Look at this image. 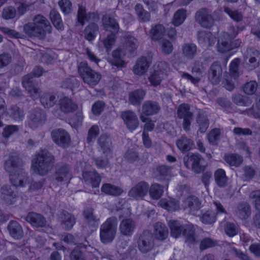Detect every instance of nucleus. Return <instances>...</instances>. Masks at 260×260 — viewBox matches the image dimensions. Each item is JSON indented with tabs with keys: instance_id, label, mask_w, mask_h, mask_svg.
I'll return each instance as SVG.
<instances>
[{
	"instance_id": "obj_51",
	"label": "nucleus",
	"mask_w": 260,
	"mask_h": 260,
	"mask_svg": "<svg viewBox=\"0 0 260 260\" xmlns=\"http://www.w3.org/2000/svg\"><path fill=\"white\" fill-rule=\"evenodd\" d=\"M249 198L253 200L256 209L260 211V190H256L250 192Z\"/></svg>"
},
{
	"instance_id": "obj_47",
	"label": "nucleus",
	"mask_w": 260,
	"mask_h": 260,
	"mask_svg": "<svg viewBox=\"0 0 260 260\" xmlns=\"http://www.w3.org/2000/svg\"><path fill=\"white\" fill-rule=\"evenodd\" d=\"M220 135V129L219 128H214L212 129L207 136L208 141L211 144H214L219 140Z\"/></svg>"
},
{
	"instance_id": "obj_59",
	"label": "nucleus",
	"mask_w": 260,
	"mask_h": 260,
	"mask_svg": "<svg viewBox=\"0 0 260 260\" xmlns=\"http://www.w3.org/2000/svg\"><path fill=\"white\" fill-rule=\"evenodd\" d=\"M16 15V11L12 7L4 9L3 16L4 18L8 19L14 18Z\"/></svg>"
},
{
	"instance_id": "obj_29",
	"label": "nucleus",
	"mask_w": 260,
	"mask_h": 260,
	"mask_svg": "<svg viewBox=\"0 0 260 260\" xmlns=\"http://www.w3.org/2000/svg\"><path fill=\"white\" fill-rule=\"evenodd\" d=\"M83 177L86 181H89V178L91 180L92 185L94 187L99 186L100 181L101 177L95 172H86L84 171L82 174Z\"/></svg>"
},
{
	"instance_id": "obj_19",
	"label": "nucleus",
	"mask_w": 260,
	"mask_h": 260,
	"mask_svg": "<svg viewBox=\"0 0 260 260\" xmlns=\"http://www.w3.org/2000/svg\"><path fill=\"white\" fill-rule=\"evenodd\" d=\"M8 230L11 236L14 239H19L23 235L22 228L16 221H11L8 225Z\"/></svg>"
},
{
	"instance_id": "obj_46",
	"label": "nucleus",
	"mask_w": 260,
	"mask_h": 260,
	"mask_svg": "<svg viewBox=\"0 0 260 260\" xmlns=\"http://www.w3.org/2000/svg\"><path fill=\"white\" fill-rule=\"evenodd\" d=\"M112 57L113 58L110 61L112 64L118 67H121L124 65V61L121 58V54L118 50L113 52Z\"/></svg>"
},
{
	"instance_id": "obj_17",
	"label": "nucleus",
	"mask_w": 260,
	"mask_h": 260,
	"mask_svg": "<svg viewBox=\"0 0 260 260\" xmlns=\"http://www.w3.org/2000/svg\"><path fill=\"white\" fill-rule=\"evenodd\" d=\"M176 145L180 151L185 152L192 148L193 142L186 137H182L177 141Z\"/></svg>"
},
{
	"instance_id": "obj_10",
	"label": "nucleus",
	"mask_w": 260,
	"mask_h": 260,
	"mask_svg": "<svg viewBox=\"0 0 260 260\" xmlns=\"http://www.w3.org/2000/svg\"><path fill=\"white\" fill-rule=\"evenodd\" d=\"M222 74V70L221 65L218 62H214L211 66L209 79L213 84H217L221 79Z\"/></svg>"
},
{
	"instance_id": "obj_63",
	"label": "nucleus",
	"mask_w": 260,
	"mask_h": 260,
	"mask_svg": "<svg viewBox=\"0 0 260 260\" xmlns=\"http://www.w3.org/2000/svg\"><path fill=\"white\" fill-rule=\"evenodd\" d=\"M238 33V28L235 27L233 26H231L228 31L224 34V38L227 37L230 39H232L235 38L237 36Z\"/></svg>"
},
{
	"instance_id": "obj_34",
	"label": "nucleus",
	"mask_w": 260,
	"mask_h": 260,
	"mask_svg": "<svg viewBox=\"0 0 260 260\" xmlns=\"http://www.w3.org/2000/svg\"><path fill=\"white\" fill-rule=\"evenodd\" d=\"M120 229L123 234H130L134 229L133 221L131 219L123 220L120 224Z\"/></svg>"
},
{
	"instance_id": "obj_21",
	"label": "nucleus",
	"mask_w": 260,
	"mask_h": 260,
	"mask_svg": "<svg viewBox=\"0 0 260 260\" xmlns=\"http://www.w3.org/2000/svg\"><path fill=\"white\" fill-rule=\"evenodd\" d=\"M148 67V61L145 58L143 57L138 60L136 65L134 66L133 69L134 73L137 75H142L147 71Z\"/></svg>"
},
{
	"instance_id": "obj_11",
	"label": "nucleus",
	"mask_w": 260,
	"mask_h": 260,
	"mask_svg": "<svg viewBox=\"0 0 260 260\" xmlns=\"http://www.w3.org/2000/svg\"><path fill=\"white\" fill-rule=\"evenodd\" d=\"M54 142L58 145L65 147L70 142V138L66 132L61 129L54 131L51 134Z\"/></svg>"
},
{
	"instance_id": "obj_62",
	"label": "nucleus",
	"mask_w": 260,
	"mask_h": 260,
	"mask_svg": "<svg viewBox=\"0 0 260 260\" xmlns=\"http://www.w3.org/2000/svg\"><path fill=\"white\" fill-rule=\"evenodd\" d=\"M75 223V219L74 216L70 214L65 215V221L64 224L67 229L71 228Z\"/></svg>"
},
{
	"instance_id": "obj_8",
	"label": "nucleus",
	"mask_w": 260,
	"mask_h": 260,
	"mask_svg": "<svg viewBox=\"0 0 260 260\" xmlns=\"http://www.w3.org/2000/svg\"><path fill=\"white\" fill-rule=\"evenodd\" d=\"M177 115L180 118L183 119V126L184 129L185 131L189 130L192 116V113L190 111L189 106L185 104L179 106L178 108Z\"/></svg>"
},
{
	"instance_id": "obj_18",
	"label": "nucleus",
	"mask_w": 260,
	"mask_h": 260,
	"mask_svg": "<svg viewBox=\"0 0 260 260\" xmlns=\"http://www.w3.org/2000/svg\"><path fill=\"white\" fill-rule=\"evenodd\" d=\"M26 220L34 226H42L45 224L43 217L35 213H29L26 217Z\"/></svg>"
},
{
	"instance_id": "obj_24",
	"label": "nucleus",
	"mask_w": 260,
	"mask_h": 260,
	"mask_svg": "<svg viewBox=\"0 0 260 260\" xmlns=\"http://www.w3.org/2000/svg\"><path fill=\"white\" fill-rule=\"evenodd\" d=\"M233 102L238 106L247 107L251 105L252 101L247 96L240 94H235L232 96Z\"/></svg>"
},
{
	"instance_id": "obj_22",
	"label": "nucleus",
	"mask_w": 260,
	"mask_h": 260,
	"mask_svg": "<svg viewBox=\"0 0 260 260\" xmlns=\"http://www.w3.org/2000/svg\"><path fill=\"white\" fill-rule=\"evenodd\" d=\"M236 214L240 219L247 218L250 214V206L246 203L239 204L236 211Z\"/></svg>"
},
{
	"instance_id": "obj_44",
	"label": "nucleus",
	"mask_w": 260,
	"mask_h": 260,
	"mask_svg": "<svg viewBox=\"0 0 260 260\" xmlns=\"http://www.w3.org/2000/svg\"><path fill=\"white\" fill-rule=\"evenodd\" d=\"M71 177V174L67 167H63L58 171L56 174V179L58 181L68 180Z\"/></svg>"
},
{
	"instance_id": "obj_20",
	"label": "nucleus",
	"mask_w": 260,
	"mask_h": 260,
	"mask_svg": "<svg viewBox=\"0 0 260 260\" xmlns=\"http://www.w3.org/2000/svg\"><path fill=\"white\" fill-rule=\"evenodd\" d=\"M214 176L215 181L218 186L224 187L226 186L228 178L224 170L218 169L215 172Z\"/></svg>"
},
{
	"instance_id": "obj_28",
	"label": "nucleus",
	"mask_w": 260,
	"mask_h": 260,
	"mask_svg": "<svg viewBox=\"0 0 260 260\" xmlns=\"http://www.w3.org/2000/svg\"><path fill=\"white\" fill-rule=\"evenodd\" d=\"M154 235L157 239H165L168 235L167 228L164 224L157 223L154 227Z\"/></svg>"
},
{
	"instance_id": "obj_41",
	"label": "nucleus",
	"mask_w": 260,
	"mask_h": 260,
	"mask_svg": "<svg viewBox=\"0 0 260 260\" xmlns=\"http://www.w3.org/2000/svg\"><path fill=\"white\" fill-rule=\"evenodd\" d=\"M238 231V226L233 223L226 222L224 225L225 233L230 237H233L237 235Z\"/></svg>"
},
{
	"instance_id": "obj_50",
	"label": "nucleus",
	"mask_w": 260,
	"mask_h": 260,
	"mask_svg": "<svg viewBox=\"0 0 260 260\" xmlns=\"http://www.w3.org/2000/svg\"><path fill=\"white\" fill-rule=\"evenodd\" d=\"M162 189L158 184H153L150 189V195L154 199H158L161 195Z\"/></svg>"
},
{
	"instance_id": "obj_36",
	"label": "nucleus",
	"mask_w": 260,
	"mask_h": 260,
	"mask_svg": "<svg viewBox=\"0 0 260 260\" xmlns=\"http://www.w3.org/2000/svg\"><path fill=\"white\" fill-rule=\"evenodd\" d=\"M214 39L212 34L207 31H201L198 34L199 43L202 44L208 43L210 45L213 41Z\"/></svg>"
},
{
	"instance_id": "obj_57",
	"label": "nucleus",
	"mask_w": 260,
	"mask_h": 260,
	"mask_svg": "<svg viewBox=\"0 0 260 260\" xmlns=\"http://www.w3.org/2000/svg\"><path fill=\"white\" fill-rule=\"evenodd\" d=\"M136 11L139 15V16L144 21H146L149 20L150 18L149 14L144 11L143 9V8L140 5H137L135 7Z\"/></svg>"
},
{
	"instance_id": "obj_61",
	"label": "nucleus",
	"mask_w": 260,
	"mask_h": 260,
	"mask_svg": "<svg viewBox=\"0 0 260 260\" xmlns=\"http://www.w3.org/2000/svg\"><path fill=\"white\" fill-rule=\"evenodd\" d=\"M104 105L102 102L95 103L92 107V111L95 115H99L104 109Z\"/></svg>"
},
{
	"instance_id": "obj_55",
	"label": "nucleus",
	"mask_w": 260,
	"mask_h": 260,
	"mask_svg": "<svg viewBox=\"0 0 260 260\" xmlns=\"http://www.w3.org/2000/svg\"><path fill=\"white\" fill-rule=\"evenodd\" d=\"M108 20L109 23L105 24V28H106L107 31H113V32H116L118 29V25L117 23L114 20H111L110 19H108V18L106 17L104 19L103 21L105 22H107Z\"/></svg>"
},
{
	"instance_id": "obj_5",
	"label": "nucleus",
	"mask_w": 260,
	"mask_h": 260,
	"mask_svg": "<svg viewBox=\"0 0 260 260\" xmlns=\"http://www.w3.org/2000/svg\"><path fill=\"white\" fill-rule=\"evenodd\" d=\"M78 72L84 82L91 86L98 84L101 79V76L90 69L85 62L79 64Z\"/></svg>"
},
{
	"instance_id": "obj_39",
	"label": "nucleus",
	"mask_w": 260,
	"mask_h": 260,
	"mask_svg": "<svg viewBox=\"0 0 260 260\" xmlns=\"http://www.w3.org/2000/svg\"><path fill=\"white\" fill-rule=\"evenodd\" d=\"M144 95L145 92L143 90H136L130 94L129 101L134 105L139 104Z\"/></svg>"
},
{
	"instance_id": "obj_15",
	"label": "nucleus",
	"mask_w": 260,
	"mask_h": 260,
	"mask_svg": "<svg viewBox=\"0 0 260 260\" xmlns=\"http://www.w3.org/2000/svg\"><path fill=\"white\" fill-rule=\"evenodd\" d=\"M12 183L16 186L23 187L27 183L26 174L24 172L15 173L10 175Z\"/></svg>"
},
{
	"instance_id": "obj_43",
	"label": "nucleus",
	"mask_w": 260,
	"mask_h": 260,
	"mask_svg": "<svg viewBox=\"0 0 260 260\" xmlns=\"http://www.w3.org/2000/svg\"><path fill=\"white\" fill-rule=\"evenodd\" d=\"M138 246L142 252H146L151 249L152 244L148 239L142 237L138 242Z\"/></svg>"
},
{
	"instance_id": "obj_9",
	"label": "nucleus",
	"mask_w": 260,
	"mask_h": 260,
	"mask_svg": "<svg viewBox=\"0 0 260 260\" xmlns=\"http://www.w3.org/2000/svg\"><path fill=\"white\" fill-rule=\"evenodd\" d=\"M198 21L199 24L204 27L210 28L214 23V20L208 10L206 8L199 10L197 13Z\"/></svg>"
},
{
	"instance_id": "obj_49",
	"label": "nucleus",
	"mask_w": 260,
	"mask_h": 260,
	"mask_svg": "<svg viewBox=\"0 0 260 260\" xmlns=\"http://www.w3.org/2000/svg\"><path fill=\"white\" fill-rule=\"evenodd\" d=\"M183 54L187 58L193 57L194 53V46L193 44H186L183 47Z\"/></svg>"
},
{
	"instance_id": "obj_45",
	"label": "nucleus",
	"mask_w": 260,
	"mask_h": 260,
	"mask_svg": "<svg viewBox=\"0 0 260 260\" xmlns=\"http://www.w3.org/2000/svg\"><path fill=\"white\" fill-rule=\"evenodd\" d=\"M240 60L239 58H236L233 60L230 66V72L231 75L234 78L238 76V67L240 64Z\"/></svg>"
},
{
	"instance_id": "obj_31",
	"label": "nucleus",
	"mask_w": 260,
	"mask_h": 260,
	"mask_svg": "<svg viewBox=\"0 0 260 260\" xmlns=\"http://www.w3.org/2000/svg\"><path fill=\"white\" fill-rule=\"evenodd\" d=\"M186 16V11L184 10L181 9L177 11L174 15L172 23L175 26L181 25L184 21Z\"/></svg>"
},
{
	"instance_id": "obj_14",
	"label": "nucleus",
	"mask_w": 260,
	"mask_h": 260,
	"mask_svg": "<svg viewBox=\"0 0 260 260\" xmlns=\"http://www.w3.org/2000/svg\"><path fill=\"white\" fill-rule=\"evenodd\" d=\"M148 189V185L146 183L141 182L129 191V195L135 198L142 197L147 193Z\"/></svg>"
},
{
	"instance_id": "obj_42",
	"label": "nucleus",
	"mask_w": 260,
	"mask_h": 260,
	"mask_svg": "<svg viewBox=\"0 0 260 260\" xmlns=\"http://www.w3.org/2000/svg\"><path fill=\"white\" fill-rule=\"evenodd\" d=\"M207 162L200 155L196 154V173H200L205 171Z\"/></svg>"
},
{
	"instance_id": "obj_12",
	"label": "nucleus",
	"mask_w": 260,
	"mask_h": 260,
	"mask_svg": "<svg viewBox=\"0 0 260 260\" xmlns=\"http://www.w3.org/2000/svg\"><path fill=\"white\" fill-rule=\"evenodd\" d=\"M121 116L129 129L133 131L137 127L138 121L134 113L131 111L124 112L121 113Z\"/></svg>"
},
{
	"instance_id": "obj_52",
	"label": "nucleus",
	"mask_w": 260,
	"mask_h": 260,
	"mask_svg": "<svg viewBox=\"0 0 260 260\" xmlns=\"http://www.w3.org/2000/svg\"><path fill=\"white\" fill-rule=\"evenodd\" d=\"M58 5L61 11L64 14H69L72 10V4L68 0H61L59 2Z\"/></svg>"
},
{
	"instance_id": "obj_6",
	"label": "nucleus",
	"mask_w": 260,
	"mask_h": 260,
	"mask_svg": "<svg viewBox=\"0 0 260 260\" xmlns=\"http://www.w3.org/2000/svg\"><path fill=\"white\" fill-rule=\"evenodd\" d=\"M165 67V65L162 63H159L153 66L149 77V81L152 85L158 86L167 78V74Z\"/></svg>"
},
{
	"instance_id": "obj_53",
	"label": "nucleus",
	"mask_w": 260,
	"mask_h": 260,
	"mask_svg": "<svg viewBox=\"0 0 260 260\" xmlns=\"http://www.w3.org/2000/svg\"><path fill=\"white\" fill-rule=\"evenodd\" d=\"M215 244V242L211 238H205L203 239L200 243V249L201 250H203L206 249L214 247Z\"/></svg>"
},
{
	"instance_id": "obj_3",
	"label": "nucleus",
	"mask_w": 260,
	"mask_h": 260,
	"mask_svg": "<svg viewBox=\"0 0 260 260\" xmlns=\"http://www.w3.org/2000/svg\"><path fill=\"white\" fill-rule=\"evenodd\" d=\"M53 158L50 154L46 150H43L41 154L35 156L32 161V169L37 173L40 175L44 174Z\"/></svg>"
},
{
	"instance_id": "obj_32",
	"label": "nucleus",
	"mask_w": 260,
	"mask_h": 260,
	"mask_svg": "<svg viewBox=\"0 0 260 260\" xmlns=\"http://www.w3.org/2000/svg\"><path fill=\"white\" fill-rule=\"evenodd\" d=\"M77 107L74 103L68 98H64L60 103L61 110L65 113H68L73 111Z\"/></svg>"
},
{
	"instance_id": "obj_13",
	"label": "nucleus",
	"mask_w": 260,
	"mask_h": 260,
	"mask_svg": "<svg viewBox=\"0 0 260 260\" xmlns=\"http://www.w3.org/2000/svg\"><path fill=\"white\" fill-rule=\"evenodd\" d=\"M223 160L230 166L239 167L243 162V157L237 153L224 154Z\"/></svg>"
},
{
	"instance_id": "obj_58",
	"label": "nucleus",
	"mask_w": 260,
	"mask_h": 260,
	"mask_svg": "<svg viewBox=\"0 0 260 260\" xmlns=\"http://www.w3.org/2000/svg\"><path fill=\"white\" fill-rule=\"evenodd\" d=\"M231 251L233 254L236 255L241 260H250V258L247 254L239 249H237L234 247H232Z\"/></svg>"
},
{
	"instance_id": "obj_25",
	"label": "nucleus",
	"mask_w": 260,
	"mask_h": 260,
	"mask_svg": "<svg viewBox=\"0 0 260 260\" xmlns=\"http://www.w3.org/2000/svg\"><path fill=\"white\" fill-rule=\"evenodd\" d=\"M98 33V29L96 25L91 23L85 29L84 37L88 41H91L94 39Z\"/></svg>"
},
{
	"instance_id": "obj_27",
	"label": "nucleus",
	"mask_w": 260,
	"mask_h": 260,
	"mask_svg": "<svg viewBox=\"0 0 260 260\" xmlns=\"http://www.w3.org/2000/svg\"><path fill=\"white\" fill-rule=\"evenodd\" d=\"M198 216L201 221L205 224H211L216 221V216L215 214L211 211H207L204 213H202Z\"/></svg>"
},
{
	"instance_id": "obj_7",
	"label": "nucleus",
	"mask_w": 260,
	"mask_h": 260,
	"mask_svg": "<svg viewBox=\"0 0 260 260\" xmlns=\"http://www.w3.org/2000/svg\"><path fill=\"white\" fill-rule=\"evenodd\" d=\"M259 56V52L253 48H248L243 54L244 61L250 70H253L258 67V58Z\"/></svg>"
},
{
	"instance_id": "obj_38",
	"label": "nucleus",
	"mask_w": 260,
	"mask_h": 260,
	"mask_svg": "<svg viewBox=\"0 0 260 260\" xmlns=\"http://www.w3.org/2000/svg\"><path fill=\"white\" fill-rule=\"evenodd\" d=\"M257 83L255 81H250L246 83L243 86L244 92L247 95H252L256 91Z\"/></svg>"
},
{
	"instance_id": "obj_4",
	"label": "nucleus",
	"mask_w": 260,
	"mask_h": 260,
	"mask_svg": "<svg viewBox=\"0 0 260 260\" xmlns=\"http://www.w3.org/2000/svg\"><path fill=\"white\" fill-rule=\"evenodd\" d=\"M117 224L116 218H111L107 219L102 225L100 237L103 243L106 244L113 240L115 235Z\"/></svg>"
},
{
	"instance_id": "obj_56",
	"label": "nucleus",
	"mask_w": 260,
	"mask_h": 260,
	"mask_svg": "<svg viewBox=\"0 0 260 260\" xmlns=\"http://www.w3.org/2000/svg\"><path fill=\"white\" fill-rule=\"evenodd\" d=\"M88 16L85 14V9L82 6H79L78 14V20L82 25H83L86 21L88 20Z\"/></svg>"
},
{
	"instance_id": "obj_64",
	"label": "nucleus",
	"mask_w": 260,
	"mask_h": 260,
	"mask_svg": "<svg viewBox=\"0 0 260 260\" xmlns=\"http://www.w3.org/2000/svg\"><path fill=\"white\" fill-rule=\"evenodd\" d=\"M249 250L255 256L260 257V244L255 243L251 245L249 248Z\"/></svg>"
},
{
	"instance_id": "obj_26",
	"label": "nucleus",
	"mask_w": 260,
	"mask_h": 260,
	"mask_svg": "<svg viewBox=\"0 0 260 260\" xmlns=\"http://www.w3.org/2000/svg\"><path fill=\"white\" fill-rule=\"evenodd\" d=\"M50 19L54 26L58 30L63 28L62 20L59 14L55 10H52L50 13Z\"/></svg>"
},
{
	"instance_id": "obj_54",
	"label": "nucleus",
	"mask_w": 260,
	"mask_h": 260,
	"mask_svg": "<svg viewBox=\"0 0 260 260\" xmlns=\"http://www.w3.org/2000/svg\"><path fill=\"white\" fill-rule=\"evenodd\" d=\"M233 133L237 136H251L252 135V131L248 128L235 127L233 129Z\"/></svg>"
},
{
	"instance_id": "obj_40",
	"label": "nucleus",
	"mask_w": 260,
	"mask_h": 260,
	"mask_svg": "<svg viewBox=\"0 0 260 260\" xmlns=\"http://www.w3.org/2000/svg\"><path fill=\"white\" fill-rule=\"evenodd\" d=\"M224 12L226 13L233 20L238 22L243 19L241 12L235 10H232L228 7H224Z\"/></svg>"
},
{
	"instance_id": "obj_37",
	"label": "nucleus",
	"mask_w": 260,
	"mask_h": 260,
	"mask_svg": "<svg viewBox=\"0 0 260 260\" xmlns=\"http://www.w3.org/2000/svg\"><path fill=\"white\" fill-rule=\"evenodd\" d=\"M102 191L109 194L117 196L120 194L122 190L121 188L109 184L104 185L102 188Z\"/></svg>"
},
{
	"instance_id": "obj_33",
	"label": "nucleus",
	"mask_w": 260,
	"mask_h": 260,
	"mask_svg": "<svg viewBox=\"0 0 260 260\" xmlns=\"http://www.w3.org/2000/svg\"><path fill=\"white\" fill-rule=\"evenodd\" d=\"M198 123H199V131L201 133H204L209 126V121L204 113H199Z\"/></svg>"
},
{
	"instance_id": "obj_35",
	"label": "nucleus",
	"mask_w": 260,
	"mask_h": 260,
	"mask_svg": "<svg viewBox=\"0 0 260 260\" xmlns=\"http://www.w3.org/2000/svg\"><path fill=\"white\" fill-rule=\"evenodd\" d=\"M160 206L168 211H174L177 210L179 208L178 204L175 200L171 199L170 201L163 199L160 201Z\"/></svg>"
},
{
	"instance_id": "obj_30",
	"label": "nucleus",
	"mask_w": 260,
	"mask_h": 260,
	"mask_svg": "<svg viewBox=\"0 0 260 260\" xmlns=\"http://www.w3.org/2000/svg\"><path fill=\"white\" fill-rule=\"evenodd\" d=\"M233 49L231 39L228 38V40H224L220 38L218 42V50L221 53H225Z\"/></svg>"
},
{
	"instance_id": "obj_2",
	"label": "nucleus",
	"mask_w": 260,
	"mask_h": 260,
	"mask_svg": "<svg viewBox=\"0 0 260 260\" xmlns=\"http://www.w3.org/2000/svg\"><path fill=\"white\" fill-rule=\"evenodd\" d=\"M168 36L170 39H173L176 35V31L173 28L170 32H167V35L165 34L164 28L161 25H157L151 30L150 36L152 40H161V50L166 54H169L173 50V46L172 43L164 39V37Z\"/></svg>"
},
{
	"instance_id": "obj_16",
	"label": "nucleus",
	"mask_w": 260,
	"mask_h": 260,
	"mask_svg": "<svg viewBox=\"0 0 260 260\" xmlns=\"http://www.w3.org/2000/svg\"><path fill=\"white\" fill-rule=\"evenodd\" d=\"M141 119L143 122H146L144 126V132L143 134V143L146 147H149L151 143L148 135H146V132L152 130L153 128V124L150 122L148 118H144L143 115L141 116Z\"/></svg>"
},
{
	"instance_id": "obj_23",
	"label": "nucleus",
	"mask_w": 260,
	"mask_h": 260,
	"mask_svg": "<svg viewBox=\"0 0 260 260\" xmlns=\"http://www.w3.org/2000/svg\"><path fill=\"white\" fill-rule=\"evenodd\" d=\"M159 110L158 105L154 102H147L143 106V113L146 115H150L157 113Z\"/></svg>"
},
{
	"instance_id": "obj_48",
	"label": "nucleus",
	"mask_w": 260,
	"mask_h": 260,
	"mask_svg": "<svg viewBox=\"0 0 260 260\" xmlns=\"http://www.w3.org/2000/svg\"><path fill=\"white\" fill-rule=\"evenodd\" d=\"M169 224L171 229L172 236L175 238L178 237L181 233L179 223L176 221H171Z\"/></svg>"
},
{
	"instance_id": "obj_60",
	"label": "nucleus",
	"mask_w": 260,
	"mask_h": 260,
	"mask_svg": "<svg viewBox=\"0 0 260 260\" xmlns=\"http://www.w3.org/2000/svg\"><path fill=\"white\" fill-rule=\"evenodd\" d=\"M54 97L50 94H46L44 97L42 98L41 101L42 104L46 107L48 108L53 105Z\"/></svg>"
},
{
	"instance_id": "obj_1",
	"label": "nucleus",
	"mask_w": 260,
	"mask_h": 260,
	"mask_svg": "<svg viewBox=\"0 0 260 260\" xmlns=\"http://www.w3.org/2000/svg\"><path fill=\"white\" fill-rule=\"evenodd\" d=\"M24 32L29 37L42 39L46 32H50L51 26L48 21L42 15L36 16L32 23L24 26Z\"/></svg>"
}]
</instances>
